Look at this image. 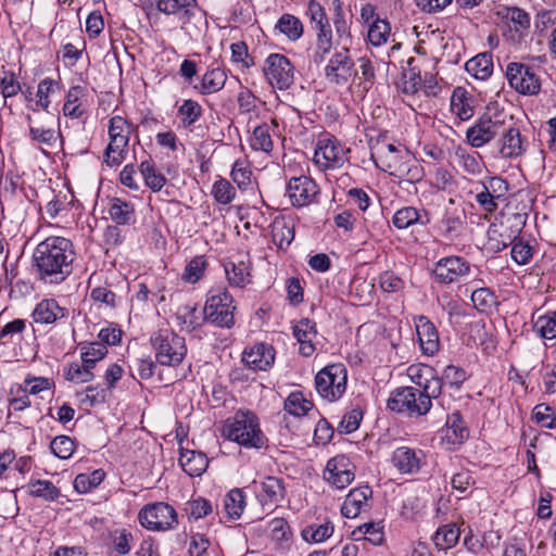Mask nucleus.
I'll return each mask as SVG.
<instances>
[{
	"label": "nucleus",
	"instance_id": "obj_25",
	"mask_svg": "<svg viewBox=\"0 0 556 556\" xmlns=\"http://www.w3.org/2000/svg\"><path fill=\"white\" fill-rule=\"evenodd\" d=\"M498 148L501 155L505 159H515L521 155L526 148L519 129L503 123V132L498 136Z\"/></svg>",
	"mask_w": 556,
	"mask_h": 556
},
{
	"label": "nucleus",
	"instance_id": "obj_20",
	"mask_svg": "<svg viewBox=\"0 0 556 556\" xmlns=\"http://www.w3.org/2000/svg\"><path fill=\"white\" fill-rule=\"evenodd\" d=\"M326 479L338 489L348 486L355 477L354 465L345 455H337L328 460Z\"/></svg>",
	"mask_w": 556,
	"mask_h": 556
},
{
	"label": "nucleus",
	"instance_id": "obj_64",
	"mask_svg": "<svg viewBox=\"0 0 556 556\" xmlns=\"http://www.w3.org/2000/svg\"><path fill=\"white\" fill-rule=\"evenodd\" d=\"M52 453L61 459H67L72 456L75 444L74 441L67 435H60L54 438L50 443Z\"/></svg>",
	"mask_w": 556,
	"mask_h": 556
},
{
	"label": "nucleus",
	"instance_id": "obj_2",
	"mask_svg": "<svg viewBox=\"0 0 556 556\" xmlns=\"http://www.w3.org/2000/svg\"><path fill=\"white\" fill-rule=\"evenodd\" d=\"M222 435L245 448L258 450L267 442L258 417L249 409H239L228 417L223 424Z\"/></svg>",
	"mask_w": 556,
	"mask_h": 556
},
{
	"label": "nucleus",
	"instance_id": "obj_6",
	"mask_svg": "<svg viewBox=\"0 0 556 556\" xmlns=\"http://www.w3.org/2000/svg\"><path fill=\"white\" fill-rule=\"evenodd\" d=\"M233 299L225 288L210 291L203 308L204 319L217 327L230 328L235 324Z\"/></svg>",
	"mask_w": 556,
	"mask_h": 556
},
{
	"label": "nucleus",
	"instance_id": "obj_36",
	"mask_svg": "<svg viewBox=\"0 0 556 556\" xmlns=\"http://www.w3.org/2000/svg\"><path fill=\"white\" fill-rule=\"evenodd\" d=\"M180 466L190 477H200L208 466V458L199 451L181 450Z\"/></svg>",
	"mask_w": 556,
	"mask_h": 556
},
{
	"label": "nucleus",
	"instance_id": "obj_62",
	"mask_svg": "<svg viewBox=\"0 0 556 556\" xmlns=\"http://www.w3.org/2000/svg\"><path fill=\"white\" fill-rule=\"evenodd\" d=\"M333 48V36L316 37L313 49L312 60L316 65H320L328 59Z\"/></svg>",
	"mask_w": 556,
	"mask_h": 556
},
{
	"label": "nucleus",
	"instance_id": "obj_5",
	"mask_svg": "<svg viewBox=\"0 0 556 556\" xmlns=\"http://www.w3.org/2000/svg\"><path fill=\"white\" fill-rule=\"evenodd\" d=\"M348 370L343 364H331L320 369L315 377V389L319 396L336 402L346 391Z\"/></svg>",
	"mask_w": 556,
	"mask_h": 556
},
{
	"label": "nucleus",
	"instance_id": "obj_13",
	"mask_svg": "<svg viewBox=\"0 0 556 556\" xmlns=\"http://www.w3.org/2000/svg\"><path fill=\"white\" fill-rule=\"evenodd\" d=\"M346 160L343 147L336 138L326 135L317 140L314 163L320 170L340 168Z\"/></svg>",
	"mask_w": 556,
	"mask_h": 556
},
{
	"label": "nucleus",
	"instance_id": "obj_40",
	"mask_svg": "<svg viewBox=\"0 0 556 556\" xmlns=\"http://www.w3.org/2000/svg\"><path fill=\"white\" fill-rule=\"evenodd\" d=\"M454 155L457 165L467 174L477 176L482 173L483 162L479 153H470L466 149L458 147L455 149Z\"/></svg>",
	"mask_w": 556,
	"mask_h": 556
},
{
	"label": "nucleus",
	"instance_id": "obj_42",
	"mask_svg": "<svg viewBox=\"0 0 556 556\" xmlns=\"http://www.w3.org/2000/svg\"><path fill=\"white\" fill-rule=\"evenodd\" d=\"M466 70L478 79H486L493 73L492 55L480 53L466 63Z\"/></svg>",
	"mask_w": 556,
	"mask_h": 556
},
{
	"label": "nucleus",
	"instance_id": "obj_63",
	"mask_svg": "<svg viewBox=\"0 0 556 556\" xmlns=\"http://www.w3.org/2000/svg\"><path fill=\"white\" fill-rule=\"evenodd\" d=\"M357 533L374 545H380L384 540L383 527L379 522L364 523L353 532L354 535Z\"/></svg>",
	"mask_w": 556,
	"mask_h": 556
},
{
	"label": "nucleus",
	"instance_id": "obj_11",
	"mask_svg": "<svg viewBox=\"0 0 556 556\" xmlns=\"http://www.w3.org/2000/svg\"><path fill=\"white\" fill-rule=\"evenodd\" d=\"M263 73L268 84L279 90L289 89L294 80V66L280 53H271L266 58Z\"/></svg>",
	"mask_w": 556,
	"mask_h": 556
},
{
	"label": "nucleus",
	"instance_id": "obj_61",
	"mask_svg": "<svg viewBox=\"0 0 556 556\" xmlns=\"http://www.w3.org/2000/svg\"><path fill=\"white\" fill-rule=\"evenodd\" d=\"M64 377L67 381L80 384L91 381L94 377L93 372L84 368L79 363H71L64 369Z\"/></svg>",
	"mask_w": 556,
	"mask_h": 556
},
{
	"label": "nucleus",
	"instance_id": "obj_12",
	"mask_svg": "<svg viewBox=\"0 0 556 556\" xmlns=\"http://www.w3.org/2000/svg\"><path fill=\"white\" fill-rule=\"evenodd\" d=\"M138 519L143 528L151 531H167L178 522L175 509L165 503L144 506L139 511Z\"/></svg>",
	"mask_w": 556,
	"mask_h": 556
},
{
	"label": "nucleus",
	"instance_id": "obj_30",
	"mask_svg": "<svg viewBox=\"0 0 556 556\" xmlns=\"http://www.w3.org/2000/svg\"><path fill=\"white\" fill-rule=\"evenodd\" d=\"M273 242L279 248H288L294 240L295 220L291 216H277L270 225Z\"/></svg>",
	"mask_w": 556,
	"mask_h": 556
},
{
	"label": "nucleus",
	"instance_id": "obj_29",
	"mask_svg": "<svg viewBox=\"0 0 556 556\" xmlns=\"http://www.w3.org/2000/svg\"><path fill=\"white\" fill-rule=\"evenodd\" d=\"M67 314L68 311L60 306L54 299H46L36 305L33 312V318L37 324L49 325L66 318Z\"/></svg>",
	"mask_w": 556,
	"mask_h": 556
},
{
	"label": "nucleus",
	"instance_id": "obj_4",
	"mask_svg": "<svg viewBox=\"0 0 556 556\" xmlns=\"http://www.w3.org/2000/svg\"><path fill=\"white\" fill-rule=\"evenodd\" d=\"M109 144L104 150L103 162L110 167L119 166L129 150L131 124L124 117L115 115L109 121Z\"/></svg>",
	"mask_w": 556,
	"mask_h": 556
},
{
	"label": "nucleus",
	"instance_id": "obj_17",
	"mask_svg": "<svg viewBox=\"0 0 556 556\" xmlns=\"http://www.w3.org/2000/svg\"><path fill=\"white\" fill-rule=\"evenodd\" d=\"M507 23L505 36L513 43H520L529 34L531 18L522 9L517 7H505L498 12Z\"/></svg>",
	"mask_w": 556,
	"mask_h": 556
},
{
	"label": "nucleus",
	"instance_id": "obj_26",
	"mask_svg": "<svg viewBox=\"0 0 556 556\" xmlns=\"http://www.w3.org/2000/svg\"><path fill=\"white\" fill-rule=\"evenodd\" d=\"M156 9L166 14L177 16L184 23L190 22L199 10L197 0H157Z\"/></svg>",
	"mask_w": 556,
	"mask_h": 556
},
{
	"label": "nucleus",
	"instance_id": "obj_57",
	"mask_svg": "<svg viewBox=\"0 0 556 556\" xmlns=\"http://www.w3.org/2000/svg\"><path fill=\"white\" fill-rule=\"evenodd\" d=\"M58 86L56 81L51 78H45L38 84L37 88V100L35 106L37 110L39 108L45 111V113L49 112V108L51 104L50 94L54 92V88Z\"/></svg>",
	"mask_w": 556,
	"mask_h": 556
},
{
	"label": "nucleus",
	"instance_id": "obj_34",
	"mask_svg": "<svg viewBox=\"0 0 556 556\" xmlns=\"http://www.w3.org/2000/svg\"><path fill=\"white\" fill-rule=\"evenodd\" d=\"M351 24V20L346 18L345 16L342 3L339 0H336L333 10V26L336 30L338 47L351 48L353 40Z\"/></svg>",
	"mask_w": 556,
	"mask_h": 556
},
{
	"label": "nucleus",
	"instance_id": "obj_44",
	"mask_svg": "<svg viewBox=\"0 0 556 556\" xmlns=\"http://www.w3.org/2000/svg\"><path fill=\"white\" fill-rule=\"evenodd\" d=\"M27 492L30 496L40 497L53 502L61 495L60 490L49 480H30L27 484Z\"/></svg>",
	"mask_w": 556,
	"mask_h": 556
},
{
	"label": "nucleus",
	"instance_id": "obj_8",
	"mask_svg": "<svg viewBox=\"0 0 556 556\" xmlns=\"http://www.w3.org/2000/svg\"><path fill=\"white\" fill-rule=\"evenodd\" d=\"M507 81L516 92L522 96H536L541 90L538 68L521 62H510L506 66Z\"/></svg>",
	"mask_w": 556,
	"mask_h": 556
},
{
	"label": "nucleus",
	"instance_id": "obj_59",
	"mask_svg": "<svg viewBox=\"0 0 556 556\" xmlns=\"http://www.w3.org/2000/svg\"><path fill=\"white\" fill-rule=\"evenodd\" d=\"M212 194L216 202L220 204H229L236 197V189L224 178H219L213 184Z\"/></svg>",
	"mask_w": 556,
	"mask_h": 556
},
{
	"label": "nucleus",
	"instance_id": "obj_43",
	"mask_svg": "<svg viewBox=\"0 0 556 556\" xmlns=\"http://www.w3.org/2000/svg\"><path fill=\"white\" fill-rule=\"evenodd\" d=\"M459 536L460 529L456 523L451 522L440 527L437 530L433 536V542L439 549H447L457 544Z\"/></svg>",
	"mask_w": 556,
	"mask_h": 556
},
{
	"label": "nucleus",
	"instance_id": "obj_41",
	"mask_svg": "<svg viewBox=\"0 0 556 556\" xmlns=\"http://www.w3.org/2000/svg\"><path fill=\"white\" fill-rule=\"evenodd\" d=\"M85 89L81 86H73L66 93L63 105V114L71 118H80L85 114V108L81 104V97Z\"/></svg>",
	"mask_w": 556,
	"mask_h": 556
},
{
	"label": "nucleus",
	"instance_id": "obj_27",
	"mask_svg": "<svg viewBox=\"0 0 556 556\" xmlns=\"http://www.w3.org/2000/svg\"><path fill=\"white\" fill-rule=\"evenodd\" d=\"M293 336L300 344V353L303 356H311L316 348L314 340L317 336L316 325L308 318H302L293 326Z\"/></svg>",
	"mask_w": 556,
	"mask_h": 556
},
{
	"label": "nucleus",
	"instance_id": "obj_56",
	"mask_svg": "<svg viewBox=\"0 0 556 556\" xmlns=\"http://www.w3.org/2000/svg\"><path fill=\"white\" fill-rule=\"evenodd\" d=\"M105 473L102 469L93 470L90 475L79 473L74 480V488L78 493H87L98 486L104 479Z\"/></svg>",
	"mask_w": 556,
	"mask_h": 556
},
{
	"label": "nucleus",
	"instance_id": "obj_33",
	"mask_svg": "<svg viewBox=\"0 0 556 556\" xmlns=\"http://www.w3.org/2000/svg\"><path fill=\"white\" fill-rule=\"evenodd\" d=\"M175 316L181 329L188 332L194 331L205 320L204 314L199 311L198 304L190 301L179 305Z\"/></svg>",
	"mask_w": 556,
	"mask_h": 556
},
{
	"label": "nucleus",
	"instance_id": "obj_1",
	"mask_svg": "<svg viewBox=\"0 0 556 556\" xmlns=\"http://www.w3.org/2000/svg\"><path fill=\"white\" fill-rule=\"evenodd\" d=\"M75 250L64 237H48L35 249L33 261L38 278L48 283H61L72 273Z\"/></svg>",
	"mask_w": 556,
	"mask_h": 556
},
{
	"label": "nucleus",
	"instance_id": "obj_7",
	"mask_svg": "<svg viewBox=\"0 0 556 556\" xmlns=\"http://www.w3.org/2000/svg\"><path fill=\"white\" fill-rule=\"evenodd\" d=\"M420 397L419 389L414 387H401L391 392L387 407L408 417L424 416L431 409V403Z\"/></svg>",
	"mask_w": 556,
	"mask_h": 556
},
{
	"label": "nucleus",
	"instance_id": "obj_60",
	"mask_svg": "<svg viewBox=\"0 0 556 556\" xmlns=\"http://www.w3.org/2000/svg\"><path fill=\"white\" fill-rule=\"evenodd\" d=\"M471 302L481 313L489 312L495 304V295L489 288H478L471 293Z\"/></svg>",
	"mask_w": 556,
	"mask_h": 556
},
{
	"label": "nucleus",
	"instance_id": "obj_39",
	"mask_svg": "<svg viewBox=\"0 0 556 556\" xmlns=\"http://www.w3.org/2000/svg\"><path fill=\"white\" fill-rule=\"evenodd\" d=\"M177 113L180 118V126L184 129L191 130L193 125L202 117L203 108L198 101L186 99L178 106Z\"/></svg>",
	"mask_w": 556,
	"mask_h": 556
},
{
	"label": "nucleus",
	"instance_id": "obj_45",
	"mask_svg": "<svg viewBox=\"0 0 556 556\" xmlns=\"http://www.w3.org/2000/svg\"><path fill=\"white\" fill-rule=\"evenodd\" d=\"M109 213L116 224L127 225L134 219L135 208L131 203L114 198L111 202Z\"/></svg>",
	"mask_w": 556,
	"mask_h": 556
},
{
	"label": "nucleus",
	"instance_id": "obj_23",
	"mask_svg": "<svg viewBox=\"0 0 556 556\" xmlns=\"http://www.w3.org/2000/svg\"><path fill=\"white\" fill-rule=\"evenodd\" d=\"M371 496L372 490L368 485L351 490L342 504V515L346 518L357 517L363 510L369 508V501Z\"/></svg>",
	"mask_w": 556,
	"mask_h": 556
},
{
	"label": "nucleus",
	"instance_id": "obj_47",
	"mask_svg": "<svg viewBox=\"0 0 556 556\" xmlns=\"http://www.w3.org/2000/svg\"><path fill=\"white\" fill-rule=\"evenodd\" d=\"M140 173L146 185L154 192L160 191L166 184V177L159 170L152 161H142L140 163Z\"/></svg>",
	"mask_w": 556,
	"mask_h": 556
},
{
	"label": "nucleus",
	"instance_id": "obj_28",
	"mask_svg": "<svg viewBox=\"0 0 556 556\" xmlns=\"http://www.w3.org/2000/svg\"><path fill=\"white\" fill-rule=\"evenodd\" d=\"M430 222L431 218L428 211L424 208L418 210L413 206H404L397 210L392 217V224L397 229H407L413 225L427 226Z\"/></svg>",
	"mask_w": 556,
	"mask_h": 556
},
{
	"label": "nucleus",
	"instance_id": "obj_58",
	"mask_svg": "<svg viewBox=\"0 0 556 556\" xmlns=\"http://www.w3.org/2000/svg\"><path fill=\"white\" fill-rule=\"evenodd\" d=\"M132 533L123 528L116 529L111 533V544L118 555H127L131 549Z\"/></svg>",
	"mask_w": 556,
	"mask_h": 556
},
{
	"label": "nucleus",
	"instance_id": "obj_21",
	"mask_svg": "<svg viewBox=\"0 0 556 556\" xmlns=\"http://www.w3.org/2000/svg\"><path fill=\"white\" fill-rule=\"evenodd\" d=\"M286 495L283 481L274 476H268L262 480L256 489V498L263 508L273 509Z\"/></svg>",
	"mask_w": 556,
	"mask_h": 556
},
{
	"label": "nucleus",
	"instance_id": "obj_46",
	"mask_svg": "<svg viewBox=\"0 0 556 556\" xmlns=\"http://www.w3.org/2000/svg\"><path fill=\"white\" fill-rule=\"evenodd\" d=\"M245 507V495L242 490H230L224 498V508L227 516L231 519H238Z\"/></svg>",
	"mask_w": 556,
	"mask_h": 556
},
{
	"label": "nucleus",
	"instance_id": "obj_31",
	"mask_svg": "<svg viewBox=\"0 0 556 556\" xmlns=\"http://www.w3.org/2000/svg\"><path fill=\"white\" fill-rule=\"evenodd\" d=\"M227 72L222 67L207 70L200 78L199 84L193 85V89L202 96H208L220 91L227 81Z\"/></svg>",
	"mask_w": 556,
	"mask_h": 556
},
{
	"label": "nucleus",
	"instance_id": "obj_16",
	"mask_svg": "<svg viewBox=\"0 0 556 556\" xmlns=\"http://www.w3.org/2000/svg\"><path fill=\"white\" fill-rule=\"evenodd\" d=\"M286 193L294 207H304L316 202L319 187L311 177L301 175L289 179Z\"/></svg>",
	"mask_w": 556,
	"mask_h": 556
},
{
	"label": "nucleus",
	"instance_id": "obj_53",
	"mask_svg": "<svg viewBox=\"0 0 556 556\" xmlns=\"http://www.w3.org/2000/svg\"><path fill=\"white\" fill-rule=\"evenodd\" d=\"M206 267L207 261L204 255L194 256L186 265L181 278L188 283H195L203 277Z\"/></svg>",
	"mask_w": 556,
	"mask_h": 556
},
{
	"label": "nucleus",
	"instance_id": "obj_37",
	"mask_svg": "<svg viewBox=\"0 0 556 556\" xmlns=\"http://www.w3.org/2000/svg\"><path fill=\"white\" fill-rule=\"evenodd\" d=\"M278 123L276 119H271L269 124H262L254 128L252 132V137L250 139L251 148L255 151H262L265 153H270L274 147V142L271 140L270 130L271 128H277Z\"/></svg>",
	"mask_w": 556,
	"mask_h": 556
},
{
	"label": "nucleus",
	"instance_id": "obj_24",
	"mask_svg": "<svg viewBox=\"0 0 556 556\" xmlns=\"http://www.w3.org/2000/svg\"><path fill=\"white\" fill-rule=\"evenodd\" d=\"M416 332L422 353L434 355L440 348L439 333L428 317L420 315L416 318Z\"/></svg>",
	"mask_w": 556,
	"mask_h": 556
},
{
	"label": "nucleus",
	"instance_id": "obj_18",
	"mask_svg": "<svg viewBox=\"0 0 556 556\" xmlns=\"http://www.w3.org/2000/svg\"><path fill=\"white\" fill-rule=\"evenodd\" d=\"M470 273V264L460 256L440 258L433 268V276L441 285H451Z\"/></svg>",
	"mask_w": 556,
	"mask_h": 556
},
{
	"label": "nucleus",
	"instance_id": "obj_49",
	"mask_svg": "<svg viewBox=\"0 0 556 556\" xmlns=\"http://www.w3.org/2000/svg\"><path fill=\"white\" fill-rule=\"evenodd\" d=\"M313 407L314 404L306 400L301 392L289 394L283 404L285 410L295 417L305 416Z\"/></svg>",
	"mask_w": 556,
	"mask_h": 556
},
{
	"label": "nucleus",
	"instance_id": "obj_50",
	"mask_svg": "<svg viewBox=\"0 0 556 556\" xmlns=\"http://www.w3.org/2000/svg\"><path fill=\"white\" fill-rule=\"evenodd\" d=\"M443 381L442 378L437 375L434 370L430 379L419 388V393L421 399H426L425 401H429L432 404V400H439V404L444 407L445 403L443 399H440L442 395Z\"/></svg>",
	"mask_w": 556,
	"mask_h": 556
},
{
	"label": "nucleus",
	"instance_id": "obj_15",
	"mask_svg": "<svg viewBox=\"0 0 556 556\" xmlns=\"http://www.w3.org/2000/svg\"><path fill=\"white\" fill-rule=\"evenodd\" d=\"M503 132V122L482 115L466 130V140L472 148H482Z\"/></svg>",
	"mask_w": 556,
	"mask_h": 556
},
{
	"label": "nucleus",
	"instance_id": "obj_55",
	"mask_svg": "<svg viewBox=\"0 0 556 556\" xmlns=\"http://www.w3.org/2000/svg\"><path fill=\"white\" fill-rule=\"evenodd\" d=\"M468 437V429L464 426L459 414H453L446 421V438L453 444L463 443Z\"/></svg>",
	"mask_w": 556,
	"mask_h": 556
},
{
	"label": "nucleus",
	"instance_id": "obj_10",
	"mask_svg": "<svg viewBox=\"0 0 556 556\" xmlns=\"http://www.w3.org/2000/svg\"><path fill=\"white\" fill-rule=\"evenodd\" d=\"M33 115L28 114L26 121L28 124V135L33 142L53 148L61 136V131L54 127V117L47 113H40L36 108H31Z\"/></svg>",
	"mask_w": 556,
	"mask_h": 556
},
{
	"label": "nucleus",
	"instance_id": "obj_9",
	"mask_svg": "<svg viewBox=\"0 0 556 556\" xmlns=\"http://www.w3.org/2000/svg\"><path fill=\"white\" fill-rule=\"evenodd\" d=\"M324 74L329 84L336 86L346 85L356 74L355 63L351 56V48H336L325 65Z\"/></svg>",
	"mask_w": 556,
	"mask_h": 556
},
{
	"label": "nucleus",
	"instance_id": "obj_14",
	"mask_svg": "<svg viewBox=\"0 0 556 556\" xmlns=\"http://www.w3.org/2000/svg\"><path fill=\"white\" fill-rule=\"evenodd\" d=\"M371 157L377 166L394 176L402 175L404 157L409 159V155L400 146L379 141L371 148Z\"/></svg>",
	"mask_w": 556,
	"mask_h": 556
},
{
	"label": "nucleus",
	"instance_id": "obj_35",
	"mask_svg": "<svg viewBox=\"0 0 556 556\" xmlns=\"http://www.w3.org/2000/svg\"><path fill=\"white\" fill-rule=\"evenodd\" d=\"M472 103L473 99L465 88L457 87L454 89L451 97V111L460 121H468L473 116Z\"/></svg>",
	"mask_w": 556,
	"mask_h": 556
},
{
	"label": "nucleus",
	"instance_id": "obj_51",
	"mask_svg": "<svg viewBox=\"0 0 556 556\" xmlns=\"http://www.w3.org/2000/svg\"><path fill=\"white\" fill-rule=\"evenodd\" d=\"M415 59L409 58L407 60V68L403 70L402 74V86L403 92L415 93L422 86V79L420 71L414 66Z\"/></svg>",
	"mask_w": 556,
	"mask_h": 556
},
{
	"label": "nucleus",
	"instance_id": "obj_32",
	"mask_svg": "<svg viewBox=\"0 0 556 556\" xmlns=\"http://www.w3.org/2000/svg\"><path fill=\"white\" fill-rule=\"evenodd\" d=\"M224 267L231 287L242 289L251 282V263L249 260L229 261L225 263Z\"/></svg>",
	"mask_w": 556,
	"mask_h": 556
},
{
	"label": "nucleus",
	"instance_id": "obj_48",
	"mask_svg": "<svg viewBox=\"0 0 556 556\" xmlns=\"http://www.w3.org/2000/svg\"><path fill=\"white\" fill-rule=\"evenodd\" d=\"M390 35L391 27L389 22L377 17L368 27L367 39L371 46L380 47L388 41Z\"/></svg>",
	"mask_w": 556,
	"mask_h": 556
},
{
	"label": "nucleus",
	"instance_id": "obj_19",
	"mask_svg": "<svg viewBox=\"0 0 556 556\" xmlns=\"http://www.w3.org/2000/svg\"><path fill=\"white\" fill-rule=\"evenodd\" d=\"M391 463L403 475H416L426 464V455L420 448L400 446L393 451Z\"/></svg>",
	"mask_w": 556,
	"mask_h": 556
},
{
	"label": "nucleus",
	"instance_id": "obj_3",
	"mask_svg": "<svg viewBox=\"0 0 556 556\" xmlns=\"http://www.w3.org/2000/svg\"><path fill=\"white\" fill-rule=\"evenodd\" d=\"M156 363L161 366H179L187 356L188 348L184 337L170 328H161L150 337Z\"/></svg>",
	"mask_w": 556,
	"mask_h": 556
},
{
	"label": "nucleus",
	"instance_id": "obj_22",
	"mask_svg": "<svg viewBox=\"0 0 556 556\" xmlns=\"http://www.w3.org/2000/svg\"><path fill=\"white\" fill-rule=\"evenodd\" d=\"M275 361V350L266 343H257L250 349H245L242 355V362L252 370H267Z\"/></svg>",
	"mask_w": 556,
	"mask_h": 556
},
{
	"label": "nucleus",
	"instance_id": "obj_54",
	"mask_svg": "<svg viewBox=\"0 0 556 556\" xmlns=\"http://www.w3.org/2000/svg\"><path fill=\"white\" fill-rule=\"evenodd\" d=\"M534 330L544 339L556 338V311L539 316L533 325Z\"/></svg>",
	"mask_w": 556,
	"mask_h": 556
},
{
	"label": "nucleus",
	"instance_id": "obj_52",
	"mask_svg": "<svg viewBox=\"0 0 556 556\" xmlns=\"http://www.w3.org/2000/svg\"><path fill=\"white\" fill-rule=\"evenodd\" d=\"M333 533V526L327 521L320 525H309L302 530V538L309 543H320Z\"/></svg>",
	"mask_w": 556,
	"mask_h": 556
},
{
	"label": "nucleus",
	"instance_id": "obj_38",
	"mask_svg": "<svg viewBox=\"0 0 556 556\" xmlns=\"http://www.w3.org/2000/svg\"><path fill=\"white\" fill-rule=\"evenodd\" d=\"M275 29L286 36L290 41H298L304 34L302 21L290 13H285L278 18Z\"/></svg>",
	"mask_w": 556,
	"mask_h": 556
}]
</instances>
